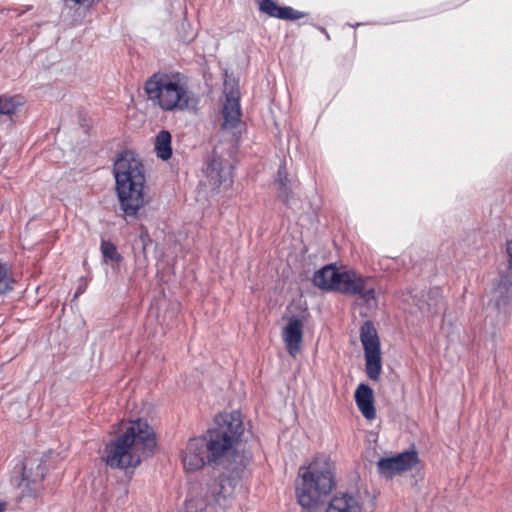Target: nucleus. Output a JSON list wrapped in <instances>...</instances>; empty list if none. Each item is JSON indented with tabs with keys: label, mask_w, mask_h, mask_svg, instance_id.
<instances>
[{
	"label": "nucleus",
	"mask_w": 512,
	"mask_h": 512,
	"mask_svg": "<svg viewBox=\"0 0 512 512\" xmlns=\"http://www.w3.org/2000/svg\"><path fill=\"white\" fill-rule=\"evenodd\" d=\"M216 427L206 438L209 463L221 465L226 472L193 487L179 512H225L232 506L251 454L240 450L245 439L239 411L217 415Z\"/></svg>",
	"instance_id": "f257e3e1"
},
{
	"label": "nucleus",
	"mask_w": 512,
	"mask_h": 512,
	"mask_svg": "<svg viewBox=\"0 0 512 512\" xmlns=\"http://www.w3.org/2000/svg\"><path fill=\"white\" fill-rule=\"evenodd\" d=\"M155 446L151 427L143 420L129 423L125 431L105 446L103 459L111 468L126 469L140 464Z\"/></svg>",
	"instance_id": "f03ea898"
},
{
	"label": "nucleus",
	"mask_w": 512,
	"mask_h": 512,
	"mask_svg": "<svg viewBox=\"0 0 512 512\" xmlns=\"http://www.w3.org/2000/svg\"><path fill=\"white\" fill-rule=\"evenodd\" d=\"M116 192L125 217L137 218L143 208L145 172L141 160L130 151L121 153L113 167Z\"/></svg>",
	"instance_id": "7ed1b4c3"
},
{
	"label": "nucleus",
	"mask_w": 512,
	"mask_h": 512,
	"mask_svg": "<svg viewBox=\"0 0 512 512\" xmlns=\"http://www.w3.org/2000/svg\"><path fill=\"white\" fill-rule=\"evenodd\" d=\"M150 101L166 112L195 109L198 98L188 87L186 78L179 74L156 73L145 83Z\"/></svg>",
	"instance_id": "20e7f679"
},
{
	"label": "nucleus",
	"mask_w": 512,
	"mask_h": 512,
	"mask_svg": "<svg viewBox=\"0 0 512 512\" xmlns=\"http://www.w3.org/2000/svg\"><path fill=\"white\" fill-rule=\"evenodd\" d=\"M334 486L333 473L326 455L318 456L307 467H300L296 495L302 508L313 511Z\"/></svg>",
	"instance_id": "39448f33"
},
{
	"label": "nucleus",
	"mask_w": 512,
	"mask_h": 512,
	"mask_svg": "<svg viewBox=\"0 0 512 512\" xmlns=\"http://www.w3.org/2000/svg\"><path fill=\"white\" fill-rule=\"evenodd\" d=\"M370 278L349 270L338 271L333 265H327L316 271L313 283L316 287L337 291L348 296H358L369 309L377 307L376 291L370 284Z\"/></svg>",
	"instance_id": "423d86ee"
},
{
	"label": "nucleus",
	"mask_w": 512,
	"mask_h": 512,
	"mask_svg": "<svg viewBox=\"0 0 512 512\" xmlns=\"http://www.w3.org/2000/svg\"><path fill=\"white\" fill-rule=\"evenodd\" d=\"M511 300L512 282L508 276L501 277L497 286L491 291L485 323L492 326L503 325L511 313Z\"/></svg>",
	"instance_id": "0eeeda50"
},
{
	"label": "nucleus",
	"mask_w": 512,
	"mask_h": 512,
	"mask_svg": "<svg viewBox=\"0 0 512 512\" xmlns=\"http://www.w3.org/2000/svg\"><path fill=\"white\" fill-rule=\"evenodd\" d=\"M360 340L364 348L367 376L377 381L382 371L380 341L374 325L366 321L360 329Z\"/></svg>",
	"instance_id": "6e6552de"
},
{
	"label": "nucleus",
	"mask_w": 512,
	"mask_h": 512,
	"mask_svg": "<svg viewBox=\"0 0 512 512\" xmlns=\"http://www.w3.org/2000/svg\"><path fill=\"white\" fill-rule=\"evenodd\" d=\"M205 437H194L181 450V463L186 472H196L209 463Z\"/></svg>",
	"instance_id": "1a4fd4ad"
},
{
	"label": "nucleus",
	"mask_w": 512,
	"mask_h": 512,
	"mask_svg": "<svg viewBox=\"0 0 512 512\" xmlns=\"http://www.w3.org/2000/svg\"><path fill=\"white\" fill-rule=\"evenodd\" d=\"M231 170V164L214 153L205 168L206 179L211 189L229 187L232 183Z\"/></svg>",
	"instance_id": "9d476101"
},
{
	"label": "nucleus",
	"mask_w": 512,
	"mask_h": 512,
	"mask_svg": "<svg viewBox=\"0 0 512 512\" xmlns=\"http://www.w3.org/2000/svg\"><path fill=\"white\" fill-rule=\"evenodd\" d=\"M417 462V454L414 451H407L394 457L382 458L377 466L379 473L386 478H392L410 470Z\"/></svg>",
	"instance_id": "9b49d317"
},
{
	"label": "nucleus",
	"mask_w": 512,
	"mask_h": 512,
	"mask_svg": "<svg viewBox=\"0 0 512 512\" xmlns=\"http://www.w3.org/2000/svg\"><path fill=\"white\" fill-rule=\"evenodd\" d=\"M239 100L238 89L234 87H231L229 91L227 88L225 89V100L222 107V129L232 130L240 123L242 114Z\"/></svg>",
	"instance_id": "f8f14e48"
},
{
	"label": "nucleus",
	"mask_w": 512,
	"mask_h": 512,
	"mask_svg": "<svg viewBox=\"0 0 512 512\" xmlns=\"http://www.w3.org/2000/svg\"><path fill=\"white\" fill-rule=\"evenodd\" d=\"M286 349L291 356H295L301 349L303 341V323L300 319L292 317L282 332Z\"/></svg>",
	"instance_id": "ddd939ff"
},
{
	"label": "nucleus",
	"mask_w": 512,
	"mask_h": 512,
	"mask_svg": "<svg viewBox=\"0 0 512 512\" xmlns=\"http://www.w3.org/2000/svg\"><path fill=\"white\" fill-rule=\"evenodd\" d=\"M325 512H362V504L353 494L339 493L331 498Z\"/></svg>",
	"instance_id": "4468645a"
},
{
	"label": "nucleus",
	"mask_w": 512,
	"mask_h": 512,
	"mask_svg": "<svg viewBox=\"0 0 512 512\" xmlns=\"http://www.w3.org/2000/svg\"><path fill=\"white\" fill-rule=\"evenodd\" d=\"M355 402L362 415L367 420H373L376 417L374 407L373 390L367 384H360L355 391Z\"/></svg>",
	"instance_id": "2eb2a0df"
},
{
	"label": "nucleus",
	"mask_w": 512,
	"mask_h": 512,
	"mask_svg": "<svg viewBox=\"0 0 512 512\" xmlns=\"http://www.w3.org/2000/svg\"><path fill=\"white\" fill-rule=\"evenodd\" d=\"M260 10L270 17L283 20H298L305 17V13L293 9L289 6H279L273 0H262Z\"/></svg>",
	"instance_id": "dca6fc26"
},
{
	"label": "nucleus",
	"mask_w": 512,
	"mask_h": 512,
	"mask_svg": "<svg viewBox=\"0 0 512 512\" xmlns=\"http://www.w3.org/2000/svg\"><path fill=\"white\" fill-rule=\"evenodd\" d=\"M32 469L33 467H30L29 463H24L22 481L25 483L30 493L36 495L40 490L41 481L45 476V467L42 465V462H38L36 464V471L33 474Z\"/></svg>",
	"instance_id": "f3484780"
},
{
	"label": "nucleus",
	"mask_w": 512,
	"mask_h": 512,
	"mask_svg": "<svg viewBox=\"0 0 512 512\" xmlns=\"http://www.w3.org/2000/svg\"><path fill=\"white\" fill-rule=\"evenodd\" d=\"M155 150L157 156L162 160H168L172 155L171 135L168 131L162 130L156 136Z\"/></svg>",
	"instance_id": "a211bd4d"
},
{
	"label": "nucleus",
	"mask_w": 512,
	"mask_h": 512,
	"mask_svg": "<svg viewBox=\"0 0 512 512\" xmlns=\"http://www.w3.org/2000/svg\"><path fill=\"white\" fill-rule=\"evenodd\" d=\"M23 103V98L19 95H2L0 97V114L11 116L20 109Z\"/></svg>",
	"instance_id": "6ab92c4d"
},
{
	"label": "nucleus",
	"mask_w": 512,
	"mask_h": 512,
	"mask_svg": "<svg viewBox=\"0 0 512 512\" xmlns=\"http://www.w3.org/2000/svg\"><path fill=\"white\" fill-rule=\"evenodd\" d=\"M278 185V197L287 205H290L292 199L290 181L286 176L285 170L280 167L278 170V178L276 180Z\"/></svg>",
	"instance_id": "aec40b11"
},
{
	"label": "nucleus",
	"mask_w": 512,
	"mask_h": 512,
	"mask_svg": "<svg viewBox=\"0 0 512 512\" xmlns=\"http://www.w3.org/2000/svg\"><path fill=\"white\" fill-rule=\"evenodd\" d=\"M404 301L414 304L423 313L435 314L439 311L438 300H433V302H425L417 295H410L409 297L404 298Z\"/></svg>",
	"instance_id": "412c9836"
},
{
	"label": "nucleus",
	"mask_w": 512,
	"mask_h": 512,
	"mask_svg": "<svg viewBox=\"0 0 512 512\" xmlns=\"http://www.w3.org/2000/svg\"><path fill=\"white\" fill-rule=\"evenodd\" d=\"M14 283L15 281L10 273L9 266L0 261V295L11 291Z\"/></svg>",
	"instance_id": "4be33fe9"
},
{
	"label": "nucleus",
	"mask_w": 512,
	"mask_h": 512,
	"mask_svg": "<svg viewBox=\"0 0 512 512\" xmlns=\"http://www.w3.org/2000/svg\"><path fill=\"white\" fill-rule=\"evenodd\" d=\"M100 249L105 263H114L121 260V255L118 253L116 246L110 241L102 240Z\"/></svg>",
	"instance_id": "5701e85b"
},
{
	"label": "nucleus",
	"mask_w": 512,
	"mask_h": 512,
	"mask_svg": "<svg viewBox=\"0 0 512 512\" xmlns=\"http://www.w3.org/2000/svg\"><path fill=\"white\" fill-rule=\"evenodd\" d=\"M506 251L508 254V267L512 273V240L507 243Z\"/></svg>",
	"instance_id": "b1692460"
},
{
	"label": "nucleus",
	"mask_w": 512,
	"mask_h": 512,
	"mask_svg": "<svg viewBox=\"0 0 512 512\" xmlns=\"http://www.w3.org/2000/svg\"><path fill=\"white\" fill-rule=\"evenodd\" d=\"M64 2L67 4L69 2L73 3L74 5H83L88 4V6H91L95 0H64Z\"/></svg>",
	"instance_id": "393cba45"
},
{
	"label": "nucleus",
	"mask_w": 512,
	"mask_h": 512,
	"mask_svg": "<svg viewBox=\"0 0 512 512\" xmlns=\"http://www.w3.org/2000/svg\"><path fill=\"white\" fill-rule=\"evenodd\" d=\"M4 504L0 503V512H3L4 511Z\"/></svg>",
	"instance_id": "a878e982"
}]
</instances>
